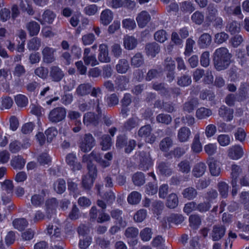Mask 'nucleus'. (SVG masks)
I'll return each instance as SVG.
<instances>
[{
  "mask_svg": "<svg viewBox=\"0 0 249 249\" xmlns=\"http://www.w3.org/2000/svg\"><path fill=\"white\" fill-rule=\"evenodd\" d=\"M14 227L19 231L24 229L28 225V222L25 218H18L13 222Z\"/></svg>",
  "mask_w": 249,
  "mask_h": 249,
  "instance_id": "de8ad7c7",
  "label": "nucleus"
},
{
  "mask_svg": "<svg viewBox=\"0 0 249 249\" xmlns=\"http://www.w3.org/2000/svg\"><path fill=\"white\" fill-rule=\"evenodd\" d=\"M178 170L180 172L187 174L190 171V164L188 160H184L181 161L178 164Z\"/></svg>",
  "mask_w": 249,
  "mask_h": 249,
  "instance_id": "774afa93",
  "label": "nucleus"
},
{
  "mask_svg": "<svg viewBox=\"0 0 249 249\" xmlns=\"http://www.w3.org/2000/svg\"><path fill=\"white\" fill-rule=\"evenodd\" d=\"M1 184L2 191H5L7 194L11 195L14 187L12 181L9 180H6L2 182Z\"/></svg>",
  "mask_w": 249,
  "mask_h": 249,
  "instance_id": "338daca9",
  "label": "nucleus"
},
{
  "mask_svg": "<svg viewBox=\"0 0 249 249\" xmlns=\"http://www.w3.org/2000/svg\"><path fill=\"white\" fill-rule=\"evenodd\" d=\"M226 31L231 34H235L240 31V24L236 21L229 22L226 26Z\"/></svg>",
  "mask_w": 249,
  "mask_h": 249,
  "instance_id": "c9c22d12",
  "label": "nucleus"
},
{
  "mask_svg": "<svg viewBox=\"0 0 249 249\" xmlns=\"http://www.w3.org/2000/svg\"><path fill=\"white\" fill-rule=\"evenodd\" d=\"M91 89L92 86L90 84H81L77 88L75 93L78 96H83L89 94Z\"/></svg>",
  "mask_w": 249,
  "mask_h": 249,
  "instance_id": "b1692460",
  "label": "nucleus"
},
{
  "mask_svg": "<svg viewBox=\"0 0 249 249\" xmlns=\"http://www.w3.org/2000/svg\"><path fill=\"white\" fill-rule=\"evenodd\" d=\"M89 174L83 176L82 186L85 190H89L93 185L94 180L96 177L97 170L96 167L91 163H88Z\"/></svg>",
  "mask_w": 249,
  "mask_h": 249,
  "instance_id": "20e7f679",
  "label": "nucleus"
},
{
  "mask_svg": "<svg viewBox=\"0 0 249 249\" xmlns=\"http://www.w3.org/2000/svg\"><path fill=\"white\" fill-rule=\"evenodd\" d=\"M244 155L242 147L238 145H235L229 147L227 150L229 158L233 160H237L241 158Z\"/></svg>",
  "mask_w": 249,
  "mask_h": 249,
  "instance_id": "1a4fd4ad",
  "label": "nucleus"
},
{
  "mask_svg": "<svg viewBox=\"0 0 249 249\" xmlns=\"http://www.w3.org/2000/svg\"><path fill=\"white\" fill-rule=\"evenodd\" d=\"M158 168L160 173L162 175L169 176L171 174L172 171L167 163L161 162L159 163Z\"/></svg>",
  "mask_w": 249,
  "mask_h": 249,
  "instance_id": "0e129e2a",
  "label": "nucleus"
},
{
  "mask_svg": "<svg viewBox=\"0 0 249 249\" xmlns=\"http://www.w3.org/2000/svg\"><path fill=\"white\" fill-rule=\"evenodd\" d=\"M111 53L116 58H119L122 54V49L119 43H113L110 47Z\"/></svg>",
  "mask_w": 249,
  "mask_h": 249,
  "instance_id": "5fc2aeb1",
  "label": "nucleus"
},
{
  "mask_svg": "<svg viewBox=\"0 0 249 249\" xmlns=\"http://www.w3.org/2000/svg\"><path fill=\"white\" fill-rule=\"evenodd\" d=\"M154 37L157 41L160 43H163L167 40L168 36L165 30L161 29L155 33Z\"/></svg>",
  "mask_w": 249,
  "mask_h": 249,
  "instance_id": "e433bc0d",
  "label": "nucleus"
},
{
  "mask_svg": "<svg viewBox=\"0 0 249 249\" xmlns=\"http://www.w3.org/2000/svg\"><path fill=\"white\" fill-rule=\"evenodd\" d=\"M55 17V16L52 11L49 10H46L42 15L40 22L42 24H51L53 22Z\"/></svg>",
  "mask_w": 249,
  "mask_h": 249,
  "instance_id": "2f4dec72",
  "label": "nucleus"
},
{
  "mask_svg": "<svg viewBox=\"0 0 249 249\" xmlns=\"http://www.w3.org/2000/svg\"><path fill=\"white\" fill-rule=\"evenodd\" d=\"M191 135L190 129L187 127L183 126L178 131V139L180 142H186L189 140Z\"/></svg>",
  "mask_w": 249,
  "mask_h": 249,
  "instance_id": "412c9836",
  "label": "nucleus"
},
{
  "mask_svg": "<svg viewBox=\"0 0 249 249\" xmlns=\"http://www.w3.org/2000/svg\"><path fill=\"white\" fill-rule=\"evenodd\" d=\"M140 163L139 168L140 169L146 171L153 165V162L149 153L144 151L140 152L139 155Z\"/></svg>",
  "mask_w": 249,
  "mask_h": 249,
  "instance_id": "0eeeda50",
  "label": "nucleus"
},
{
  "mask_svg": "<svg viewBox=\"0 0 249 249\" xmlns=\"http://www.w3.org/2000/svg\"><path fill=\"white\" fill-rule=\"evenodd\" d=\"M26 161L21 156L18 155L13 157L11 160V165L15 169H22Z\"/></svg>",
  "mask_w": 249,
  "mask_h": 249,
  "instance_id": "bb28decb",
  "label": "nucleus"
},
{
  "mask_svg": "<svg viewBox=\"0 0 249 249\" xmlns=\"http://www.w3.org/2000/svg\"><path fill=\"white\" fill-rule=\"evenodd\" d=\"M31 201L34 206L40 207L44 203V197L41 195L35 194L31 197Z\"/></svg>",
  "mask_w": 249,
  "mask_h": 249,
  "instance_id": "a18cd8bd",
  "label": "nucleus"
},
{
  "mask_svg": "<svg viewBox=\"0 0 249 249\" xmlns=\"http://www.w3.org/2000/svg\"><path fill=\"white\" fill-rule=\"evenodd\" d=\"M116 89L121 91L125 90L127 84L128 83V79L126 76L120 75L116 78L115 81Z\"/></svg>",
  "mask_w": 249,
  "mask_h": 249,
  "instance_id": "c85d7f7f",
  "label": "nucleus"
},
{
  "mask_svg": "<svg viewBox=\"0 0 249 249\" xmlns=\"http://www.w3.org/2000/svg\"><path fill=\"white\" fill-rule=\"evenodd\" d=\"M15 100L18 106L19 107H24L28 103L27 97L22 94L17 95L15 98Z\"/></svg>",
  "mask_w": 249,
  "mask_h": 249,
  "instance_id": "e2e57ef3",
  "label": "nucleus"
},
{
  "mask_svg": "<svg viewBox=\"0 0 249 249\" xmlns=\"http://www.w3.org/2000/svg\"><path fill=\"white\" fill-rule=\"evenodd\" d=\"M113 18L112 12L108 9L103 10L100 15V22L104 25L109 24Z\"/></svg>",
  "mask_w": 249,
  "mask_h": 249,
  "instance_id": "4be33fe9",
  "label": "nucleus"
},
{
  "mask_svg": "<svg viewBox=\"0 0 249 249\" xmlns=\"http://www.w3.org/2000/svg\"><path fill=\"white\" fill-rule=\"evenodd\" d=\"M92 241L91 237L89 236H83L80 239L78 246L81 249H87L90 245Z\"/></svg>",
  "mask_w": 249,
  "mask_h": 249,
  "instance_id": "052dcab7",
  "label": "nucleus"
},
{
  "mask_svg": "<svg viewBox=\"0 0 249 249\" xmlns=\"http://www.w3.org/2000/svg\"><path fill=\"white\" fill-rule=\"evenodd\" d=\"M41 39L38 37H34L28 43L27 47L30 50H38L41 46Z\"/></svg>",
  "mask_w": 249,
  "mask_h": 249,
  "instance_id": "37998d69",
  "label": "nucleus"
},
{
  "mask_svg": "<svg viewBox=\"0 0 249 249\" xmlns=\"http://www.w3.org/2000/svg\"><path fill=\"white\" fill-rule=\"evenodd\" d=\"M47 233L51 236L52 241H60L61 239V230L56 225L49 224L47 228Z\"/></svg>",
  "mask_w": 249,
  "mask_h": 249,
  "instance_id": "f8f14e48",
  "label": "nucleus"
},
{
  "mask_svg": "<svg viewBox=\"0 0 249 249\" xmlns=\"http://www.w3.org/2000/svg\"><path fill=\"white\" fill-rule=\"evenodd\" d=\"M98 60L102 63H108L110 58L108 55V47L106 44L103 43L99 46Z\"/></svg>",
  "mask_w": 249,
  "mask_h": 249,
  "instance_id": "9b49d317",
  "label": "nucleus"
},
{
  "mask_svg": "<svg viewBox=\"0 0 249 249\" xmlns=\"http://www.w3.org/2000/svg\"><path fill=\"white\" fill-rule=\"evenodd\" d=\"M212 111L210 109L205 107H200L196 111V117L198 119H203L210 116Z\"/></svg>",
  "mask_w": 249,
  "mask_h": 249,
  "instance_id": "49530a36",
  "label": "nucleus"
},
{
  "mask_svg": "<svg viewBox=\"0 0 249 249\" xmlns=\"http://www.w3.org/2000/svg\"><path fill=\"white\" fill-rule=\"evenodd\" d=\"M45 134L47 137V142H51L57 136L58 131L55 127H50L45 131Z\"/></svg>",
  "mask_w": 249,
  "mask_h": 249,
  "instance_id": "bf43d9fd",
  "label": "nucleus"
},
{
  "mask_svg": "<svg viewBox=\"0 0 249 249\" xmlns=\"http://www.w3.org/2000/svg\"><path fill=\"white\" fill-rule=\"evenodd\" d=\"M76 156L74 153H69L66 157V163L71 168L73 171L80 170L82 168V165L80 162L76 161Z\"/></svg>",
  "mask_w": 249,
  "mask_h": 249,
  "instance_id": "ddd939ff",
  "label": "nucleus"
},
{
  "mask_svg": "<svg viewBox=\"0 0 249 249\" xmlns=\"http://www.w3.org/2000/svg\"><path fill=\"white\" fill-rule=\"evenodd\" d=\"M26 27L31 36L37 35L40 30V26L36 21L29 22L27 24Z\"/></svg>",
  "mask_w": 249,
  "mask_h": 249,
  "instance_id": "f704fd0d",
  "label": "nucleus"
},
{
  "mask_svg": "<svg viewBox=\"0 0 249 249\" xmlns=\"http://www.w3.org/2000/svg\"><path fill=\"white\" fill-rule=\"evenodd\" d=\"M141 197L140 193L137 191H133L128 196L127 200L129 204L136 205L140 202Z\"/></svg>",
  "mask_w": 249,
  "mask_h": 249,
  "instance_id": "473e14b6",
  "label": "nucleus"
},
{
  "mask_svg": "<svg viewBox=\"0 0 249 249\" xmlns=\"http://www.w3.org/2000/svg\"><path fill=\"white\" fill-rule=\"evenodd\" d=\"M173 145V141L170 137L163 139L160 143V149L163 152H167Z\"/></svg>",
  "mask_w": 249,
  "mask_h": 249,
  "instance_id": "58836bf2",
  "label": "nucleus"
},
{
  "mask_svg": "<svg viewBox=\"0 0 249 249\" xmlns=\"http://www.w3.org/2000/svg\"><path fill=\"white\" fill-rule=\"evenodd\" d=\"M217 142L222 146H226L231 143V138L228 135L220 134L218 136Z\"/></svg>",
  "mask_w": 249,
  "mask_h": 249,
  "instance_id": "69168bd1",
  "label": "nucleus"
},
{
  "mask_svg": "<svg viewBox=\"0 0 249 249\" xmlns=\"http://www.w3.org/2000/svg\"><path fill=\"white\" fill-rule=\"evenodd\" d=\"M100 144L102 150H107L110 149L112 144L111 138L108 135H104L101 138Z\"/></svg>",
  "mask_w": 249,
  "mask_h": 249,
  "instance_id": "79ce46f5",
  "label": "nucleus"
},
{
  "mask_svg": "<svg viewBox=\"0 0 249 249\" xmlns=\"http://www.w3.org/2000/svg\"><path fill=\"white\" fill-rule=\"evenodd\" d=\"M136 19L139 27L143 28L150 21L151 16L147 11H142L138 14Z\"/></svg>",
  "mask_w": 249,
  "mask_h": 249,
  "instance_id": "4468645a",
  "label": "nucleus"
},
{
  "mask_svg": "<svg viewBox=\"0 0 249 249\" xmlns=\"http://www.w3.org/2000/svg\"><path fill=\"white\" fill-rule=\"evenodd\" d=\"M55 50L48 46L45 47L42 50L43 61L46 63H51L55 60L54 53Z\"/></svg>",
  "mask_w": 249,
  "mask_h": 249,
  "instance_id": "9d476101",
  "label": "nucleus"
},
{
  "mask_svg": "<svg viewBox=\"0 0 249 249\" xmlns=\"http://www.w3.org/2000/svg\"><path fill=\"white\" fill-rule=\"evenodd\" d=\"M197 194L196 190L194 188L191 187L185 189L182 192L183 197L188 200L194 199L196 197Z\"/></svg>",
  "mask_w": 249,
  "mask_h": 249,
  "instance_id": "c03bdc74",
  "label": "nucleus"
},
{
  "mask_svg": "<svg viewBox=\"0 0 249 249\" xmlns=\"http://www.w3.org/2000/svg\"><path fill=\"white\" fill-rule=\"evenodd\" d=\"M184 220V217L179 214H171L167 217V221L169 223H174L176 225L181 223Z\"/></svg>",
  "mask_w": 249,
  "mask_h": 249,
  "instance_id": "4d7b16f0",
  "label": "nucleus"
},
{
  "mask_svg": "<svg viewBox=\"0 0 249 249\" xmlns=\"http://www.w3.org/2000/svg\"><path fill=\"white\" fill-rule=\"evenodd\" d=\"M122 211L119 209H114L110 212L111 217L116 220V222L118 223L121 226L124 227L125 224H123V220L122 216Z\"/></svg>",
  "mask_w": 249,
  "mask_h": 249,
  "instance_id": "a19ab883",
  "label": "nucleus"
},
{
  "mask_svg": "<svg viewBox=\"0 0 249 249\" xmlns=\"http://www.w3.org/2000/svg\"><path fill=\"white\" fill-rule=\"evenodd\" d=\"M210 172L213 176H218L221 173V163L219 161L212 159L208 163Z\"/></svg>",
  "mask_w": 249,
  "mask_h": 249,
  "instance_id": "aec40b11",
  "label": "nucleus"
},
{
  "mask_svg": "<svg viewBox=\"0 0 249 249\" xmlns=\"http://www.w3.org/2000/svg\"><path fill=\"white\" fill-rule=\"evenodd\" d=\"M231 54L225 47L217 49L214 53L213 60L216 70L221 71L226 69L231 63Z\"/></svg>",
  "mask_w": 249,
  "mask_h": 249,
  "instance_id": "f257e3e1",
  "label": "nucleus"
},
{
  "mask_svg": "<svg viewBox=\"0 0 249 249\" xmlns=\"http://www.w3.org/2000/svg\"><path fill=\"white\" fill-rule=\"evenodd\" d=\"M211 36L208 33H204L199 37L198 45L200 48H206L211 44Z\"/></svg>",
  "mask_w": 249,
  "mask_h": 249,
  "instance_id": "cd10ccee",
  "label": "nucleus"
},
{
  "mask_svg": "<svg viewBox=\"0 0 249 249\" xmlns=\"http://www.w3.org/2000/svg\"><path fill=\"white\" fill-rule=\"evenodd\" d=\"M53 188L57 193L62 194L66 190L65 181L61 178L57 179L53 184Z\"/></svg>",
  "mask_w": 249,
  "mask_h": 249,
  "instance_id": "4c0bfd02",
  "label": "nucleus"
},
{
  "mask_svg": "<svg viewBox=\"0 0 249 249\" xmlns=\"http://www.w3.org/2000/svg\"><path fill=\"white\" fill-rule=\"evenodd\" d=\"M191 19L196 24L200 25L204 21V16L202 12L197 11L192 15Z\"/></svg>",
  "mask_w": 249,
  "mask_h": 249,
  "instance_id": "680f3d73",
  "label": "nucleus"
},
{
  "mask_svg": "<svg viewBox=\"0 0 249 249\" xmlns=\"http://www.w3.org/2000/svg\"><path fill=\"white\" fill-rule=\"evenodd\" d=\"M152 230L149 228H145L140 233L141 239L144 242L150 240L152 238Z\"/></svg>",
  "mask_w": 249,
  "mask_h": 249,
  "instance_id": "13d9d810",
  "label": "nucleus"
},
{
  "mask_svg": "<svg viewBox=\"0 0 249 249\" xmlns=\"http://www.w3.org/2000/svg\"><path fill=\"white\" fill-rule=\"evenodd\" d=\"M152 128L150 125H145L142 126L138 131V135L139 137L145 139L147 142L152 143L155 141L156 137L152 134Z\"/></svg>",
  "mask_w": 249,
  "mask_h": 249,
  "instance_id": "6e6552de",
  "label": "nucleus"
},
{
  "mask_svg": "<svg viewBox=\"0 0 249 249\" xmlns=\"http://www.w3.org/2000/svg\"><path fill=\"white\" fill-rule=\"evenodd\" d=\"M226 229L222 225H214L211 234L213 241H218L225 235Z\"/></svg>",
  "mask_w": 249,
  "mask_h": 249,
  "instance_id": "2eb2a0df",
  "label": "nucleus"
},
{
  "mask_svg": "<svg viewBox=\"0 0 249 249\" xmlns=\"http://www.w3.org/2000/svg\"><path fill=\"white\" fill-rule=\"evenodd\" d=\"M64 73L61 69L56 66H53L50 68V76L52 81H60L64 77Z\"/></svg>",
  "mask_w": 249,
  "mask_h": 249,
  "instance_id": "f3484780",
  "label": "nucleus"
},
{
  "mask_svg": "<svg viewBox=\"0 0 249 249\" xmlns=\"http://www.w3.org/2000/svg\"><path fill=\"white\" fill-rule=\"evenodd\" d=\"M231 176L232 180H235L237 181V179L239 176L242 172V169L241 167L236 164H232L231 167Z\"/></svg>",
  "mask_w": 249,
  "mask_h": 249,
  "instance_id": "3c124183",
  "label": "nucleus"
},
{
  "mask_svg": "<svg viewBox=\"0 0 249 249\" xmlns=\"http://www.w3.org/2000/svg\"><path fill=\"white\" fill-rule=\"evenodd\" d=\"M178 203V197L176 194H171L168 197L166 206L169 208L174 209L176 208Z\"/></svg>",
  "mask_w": 249,
  "mask_h": 249,
  "instance_id": "ea45409f",
  "label": "nucleus"
},
{
  "mask_svg": "<svg viewBox=\"0 0 249 249\" xmlns=\"http://www.w3.org/2000/svg\"><path fill=\"white\" fill-rule=\"evenodd\" d=\"M95 141L90 133L86 134L79 143V147L84 152H88L95 146Z\"/></svg>",
  "mask_w": 249,
  "mask_h": 249,
  "instance_id": "423d86ee",
  "label": "nucleus"
},
{
  "mask_svg": "<svg viewBox=\"0 0 249 249\" xmlns=\"http://www.w3.org/2000/svg\"><path fill=\"white\" fill-rule=\"evenodd\" d=\"M160 51V46L156 42L150 43L145 46L146 53L148 56L151 57H155Z\"/></svg>",
  "mask_w": 249,
  "mask_h": 249,
  "instance_id": "6ab92c4d",
  "label": "nucleus"
},
{
  "mask_svg": "<svg viewBox=\"0 0 249 249\" xmlns=\"http://www.w3.org/2000/svg\"><path fill=\"white\" fill-rule=\"evenodd\" d=\"M143 58L141 53H137L131 60V65L134 67L138 68L143 63Z\"/></svg>",
  "mask_w": 249,
  "mask_h": 249,
  "instance_id": "603ef678",
  "label": "nucleus"
},
{
  "mask_svg": "<svg viewBox=\"0 0 249 249\" xmlns=\"http://www.w3.org/2000/svg\"><path fill=\"white\" fill-rule=\"evenodd\" d=\"M94 109H95L96 113L92 112H88L84 114L83 122L85 125L87 126L90 125L97 126L100 122L103 115L101 107H96V108Z\"/></svg>",
  "mask_w": 249,
  "mask_h": 249,
  "instance_id": "f03ea898",
  "label": "nucleus"
},
{
  "mask_svg": "<svg viewBox=\"0 0 249 249\" xmlns=\"http://www.w3.org/2000/svg\"><path fill=\"white\" fill-rule=\"evenodd\" d=\"M90 95L95 99H90L92 101H94V105L96 107H101L102 91L99 87H92L90 93Z\"/></svg>",
  "mask_w": 249,
  "mask_h": 249,
  "instance_id": "dca6fc26",
  "label": "nucleus"
},
{
  "mask_svg": "<svg viewBox=\"0 0 249 249\" xmlns=\"http://www.w3.org/2000/svg\"><path fill=\"white\" fill-rule=\"evenodd\" d=\"M132 180L135 185L141 186L145 183L144 174L142 172H137L133 175Z\"/></svg>",
  "mask_w": 249,
  "mask_h": 249,
  "instance_id": "8fccbe9b",
  "label": "nucleus"
},
{
  "mask_svg": "<svg viewBox=\"0 0 249 249\" xmlns=\"http://www.w3.org/2000/svg\"><path fill=\"white\" fill-rule=\"evenodd\" d=\"M137 44V40L132 36H125L124 38V45L125 49L132 50Z\"/></svg>",
  "mask_w": 249,
  "mask_h": 249,
  "instance_id": "7c9ffc66",
  "label": "nucleus"
},
{
  "mask_svg": "<svg viewBox=\"0 0 249 249\" xmlns=\"http://www.w3.org/2000/svg\"><path fill=\"white\" fill-rule=\"evenodd\" d=\"M198 100L196 99H192L190 101L185 103L184 110L188 112H191L198 105Z\"/></svg>",
  "mask_w": 249,
  "mask_h": 249,
  "instance_id": "6e6d98bb",
  "label": "nucleus"
},
{
  "mask_svg": "<svg viewBox=\"0 0 249 249\" xmlns=\"http://www.w3.org/2000/svg\"><path fill=\"white\" fill-rule=\"evenodd\" d=\"M218 16V10L213 4H209L207 8L206 21L209 22Z\"/></svg>",
  "mask_w": 249,
  "mask_h": 249,
  "instance_id": "a878e982",
  "label": "nucleus"
},
{
  "mask_svg": "<svg viewBox=\"0 0 249 249\" xmlns=\"http://www.w3.org/2000/svg\"><path fill=\"white\" fill-rule=\"evenodd\" d=\"M96 38L92 33H88L83 35L81 38V41L84 46L92 44L95 40Z\"/></svg>",
  "mask_w": 249,
  "mask_h": 249,
  "instance_id": "09e8293b",
  "label": "nucleus"
},
{
  "mask_svg": "<svg viewBox=\"0 0 249 249\" xmlns=\"http://www.w3.org/2000/svg\"><path fill=\"white\" fill-rule=\"evenodd\" d=\"M66 110L63 107H56L53 109L49 114L48 119L50 122L56 123L65 119Z\"/></svg>",
  "mask_w": 249,
  "mask_h": 249,
  "instance_id": "39448f33",
  "label": "nucleus"
},
{
  "mask_svg": "<svg viewBox=\"0 0 249 249\" xmlns=\"http://www.w3.org/2000/svg\"><path fill=\"white\" fill-rule=\"evenodd\" d=\"M207 166L205 163L199 162L195 164L192 169V175L196 178L202 177L205 173Z\"/></svg>",
  "mask_w": 249,
  "mask_h": 249,
  "instance_id": "a211bd4d",
  "label": "nucleus"
},
{
  "mask_svg": "<svg viewBox=\"0 0 249 249\" xmlns=\"http://www.w3.org/2000/svg\"><path fill=\"white\" fill-rule=\"evenodd\" d=\"M104 158L106 160H103L99 153L93 151L89 155H84L83 157V161L84 162H88L89 160H90L93 159L99 163L102 167L105 168L110 165V161L113 158L112 154L111 152H108L105 155Z\"/></svg>",
  "mask_w": 249,
  "mask_h": 249,
  "instance_id": "7ed1b4c3",
  "label": "nucleus"
},
{
  "mask_svg": "<svg viewBox=\"0 0 249 249\" xmlns=\"http://www.w3.org/2000/svg\"><path fill=\"white\" fill-rule=\"evenodd\" d=\"M219 115L226 121H230L233 117V110L225 106L221 107L218 111Z\"/></svg>",
  "mask_w": 249,
  "mask_h": 249,
  "instance_id": "5701e85b",
  "label": "nucleus"
},
{
  "mask_svg": "<svg viewBox=\"0 0 249 249\" xmlns=\"http://www.w3.org/2000/svg\"><path fill=\"white\" fill-rule=\"evenodd\" d=\"M129 68L128 61L125 59H120L115 66L116 71L119 73H125Z\"/></svg>",
  "mask_w": 249,
  "mask_h": 249,
  "instance_id": "c756f323",
  "label": "nucleus"
},
{
  "mask_svg": "<svg viewBox=\"0 0 249 249\" xmlns=\"http://www.w3.org/2000/svg\"><path fill=\"white\" fill-rule=\"evenodd\" d=\"M122 26L125 29L132 30L136 28V24L133 18H125L122 20Z\"/></svg>",
  "mask_w": 249,
  "mask_h": 249,
  "instance_id": "864d4df0",
  "label": "nucleus"
},
{
  "mask_svg": "<svg viewBox=\"0 0 249 249\" xmlns=\"http://www.w3.org/2000/svg\"><path fill=\"white\" fill-rule=\"evenodd\" d=\"M140 123V119L136 116H132L124 124V129L130 131L138 126Z\"/></svg>",
  "mask_w": 249,
  "mask_h": 249,
  "instance_id": "393cba45",
  "label": "nucleus"
},
{
  "mask_svg": "<svg viewBox=\"0 0 249 249\" xmlns=\"http://www.w3.org/2000/svg\"><path fill=\"white\" fill-rule=\"evenodd\" d=\"M191 149L195 153H199L201 151L202 147L200 142L199 134L197 133L195 135L191 145Z\"/></svg>",
  "mask_w": 249,
  "mask_h": 249,
  "instance_id": "72a5a7b5",
  "label": "nucleus"
}]
</instances>
